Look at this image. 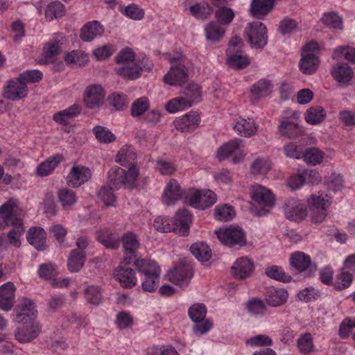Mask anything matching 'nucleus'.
I'll return each instance as SVG.
<instances>
[{
  "label": "nucleus",
  "mask_w": 355,
  "mask_h": 355,
  "mask_svg": "<svg viewBox=\"0 0 355 355\" xmlns=\"http://www.w3.org/2000/svg\"><path fill=\"white\" fill-rule=\"evenodd\" d=\"M15 202L8 200L0 207V218L3 220V227L11 225L12 229L8 233L9 243L16 248L21 245V236L25 231L22 219L19 217L15 209Z\"/></svg>",
  "instance_id": "nucleus-1"
},
{
  "label": "nucleus",
  "mask_w": 355,
  "mask_h": 355,
  "mask_svg": "<svg viewBox=\"0 0 355 355\" xmlns=\"http://www.w3.org/2000/svg\"><path fill=\"white\" fill-rule=\"evenodd\" d=\"M137 270L144 275L141 287L145 291L153 292L159 285L160 268L153 260L141 259L135 265Z\"/></svg>",
  "instance_id": "nucleus-2"
},
{
  "label": "nucleus",
  "mask_w": 355,
  "mask_h": 355,
  "mask_svg": "<svg viewBox=\"0 0 355 355\" xmlns=\"http://www.w3.org/2000/svg\"><path fill=\"white\" fill-rule=\"evenodd\" d=\"M138 175L139 172L137 168H132L130 171L126 172L125 169L114 166L108 172L107 182L110 186L116 189H119L123 184L132 188L135 185Z\"/></svg>",
  "instance_id": "nucleus-3"
},
{
  "label": "nucleus",
  "mask_w": 355,
  "mask_h": 355,
  "mask_svg": "<svg viewBox=\"0 0 355 355\" xmlns=\"http://www.w3.org/2000/svg\"><path fill=\"white\" fill-rule=\"evenodd\" d=\"M244 36L254 49H263L268 43L267 28L261 21L248 23L244 31Z\"/></svg>",
  "instance_id": "nucleus-4"
},
{
  "label": "nucleus",
  "mask_w": 355,
  "mask_h": 355,
  "mask_svg": "<svg viewBox=\"0 0 355 355\" xmlns=\"http://www.w3.org/2000/svg\"><path fill=\"white\" fill-rule=\"evenodd\" d=\"M330 203V198L327 194L311 196L308 200V209L313 223L318 224L324 220L327 216V208Z\"/></svg>",
  "instance_id": "nucleus-5"
},
{
  "label": "nucleus",
  "mask_w": 355,
  "mask_h": 355,
  "mask_svg": "<svg viewBox=\"0 0 355 355\" xmlns=\"http://www.w3.org/2000/svg\"><path fill=\"white\" fill-rule=\"evenodd\" d=\"M250 195L252 199L260 206L256 212L257 216H266L274 206L275 198L271 191L261 185L252 186Z\"/></svg>",
  "instance_id": "nucleus-6"
},
{
  "label": "nucleus",
  "mask_w": 355,
  "mask_h": 355,
  "mask_svg": "<svg viewBox=\"0 0 355 355\" xmlns=\"http://www.w3.org/2000/svg\"><path fill=\"white\" fill-rule=\"evenodd\" d=\"M152 62L146 57L138 60L131 64L121 65L115 69L116 73L127 80H135L141 76V71H150L153 68Z\"/></svg>",
  "instance_id": "nucleus-7"
},
{
  "label": "nucleus",
  "mask_w": 355,
  "mask_h": 355,
  "mask_svg": "<svg viewBox=\"0 0 355 355\" xmlns=\"http://www.w3.org/2000/svg\"><path fill=\"white\" fill-rule=\"evenodd\" d=\"M216 234L221 243L229 247L243 246L246 243L243 230L237 226L230 225L225 228H220L216 231Z\"/></svg>",
  "instance_id": "nucleus-8"
},
{
  "label": "nucleus",
  "mask_w": 355,
  "mask_h": 355,
  "mask_svg": "<svg viewBox=\"0 0 355 355\" xmlns=\"http://www.w3.org/2000/svg\"><path fill=\"white\" fill-rule=\"evenodd\" d=\"M121 241L123 244L124 253L123 263H133L135 266L137 261L141 260L137 258V251L139 247V242L137 236L131 232H127L122 237H120V242Z\"/></svg>",
  "instance_id": "nucleus-9"
},
{
  "label": "nucleus",
  "mask_w": 355,
  "mask_h": 355,
  "mask_svg": "<svg viewBox=\"0 0 355 355\" xmlns=\"http://www.w3.org/2000/svg\"><path fill=\"white\" fill-rule=\"evenodd\" d=\"M172 64L168 72L164 76V81L170 85H181L188 80V71L184 64L178 59H170Z\"/></svg>",
  "instance_id": "nucleus-10"
},
{
  "label": "nucleus",
  "mask_w": 355,
  "mask_h": 355,
  "mask_svg": "<svg viewBox=\"0 0 355 355\" xmlns=\"http://www.w3.org/2000/svg\"><path fill=\"white\" fill-rule=\"evenodd\" d=\"M241 140L236 139L220 146L216 153V157L221 161L227 159L230 155H234L232 162L239 163L243 158L244 154L241 148Z\"/></svg>",
  "instance_id": "nucleus-11"
},
{
  "label": "nucleus",
  "mask_w": 355,
  "mask_h": 355,
  "mask_svg": "<svg viewBox=\"0 0 355 355\" xmlns=\"http://www.w3.org/2000/svg\"><path fill=\"white\" fill-rule=\"evenodd\" d=\"M28 87L18 77L7 81L3 88V96L9 100L17 101L28 95Z\"/></svg>",
  "instance_id": "nucleus-12"
},
{
  "label": "nucleus",
  "mask_w": 355,
  "mask_h": 355,
  "mask_svg": "<svg viewBox=\"0 0 355 355\" xmlns=\"http://www.w3.org/2000/svg\"><path fill=\"white\" fill-rule=\"evenodd\" d=\"M130 264L123 263L122 261L121 264L114 270L115 279L121 286L126 288H132L137 284L136 272L134 269L129 267Z\"/></svg>",
  "instance_id": "nucleus-13"
},
{
  "label": "nucleus",
  "mask_w": 355,
  "mask_h": 355,
  "mask_svg": "<svg viewBox=\"0 0 355 355\" xmlns=\"http://www.w3.org/2000/svg\"><path fill=\"white\" fill-rule=\"evenodd\" d=\"M192 277V268L186 264H180L168 272V279L181 288L187 287Z\"/></svg>",
  "instance_id": "nucleus-14"
},
{
  "label": "nucleus",
  "mask_w": 355,
  "mask_h": 355,
  "mask_svg": "<svg viewBox=\"0 0 355 355\" xmlns=\"http://www.w3.org/2000/svg\"><path fill=\"white\" fill-rule=\"evenodd\" d=\"M41 331V326L37 322L19 327L15 331V337L21 343H29L36 338Z\"/></svg>",
  "instance_id": "nucleus-15"
},
{
  "label": "nucleus",
  "mask_w": 355,
  "mask_h": 355,
  "mask_svg": "<svg viewBox=\"0 0 355 355\" xmlns=\"http://www.w3.org/2000/svg\"><path fill=\"white\" fill-rule=\"evenodd\" d=\"M200 118L199 114L195 112L189 113L177 118L173 123L175 128L181 132H191L200 124Z\"/></svg>",
  "instance_id": "nucleus-16"
},
{
  "label": "nucleus",
  "mask_w": 355,
  "mask_h": 355,
  "mask_svg": "<svg viewBox=\"0 0 355 355\" xmlns=\"http://www.w3.org/2000/svg\"><path fill=\"white\" fill-rule=\"evenodd\" d=\"M91 175V171L88 168L82 166H73L67 176V182L69 186L78 187L87 182Z\"/></svg>",
  "instance_id": "nucleus-17"
},
{
  "label": "nucleus",
  "mask_w": 355,
  "mask_h": 355,
  "mask_svg": "<svg viewBox=\"0 0 355 355\" xmlns=\"http://www.w3.org/2000/svg\"><path fill=\"white\" fill-rule=\"evenodd\" d=\"M105 94L101 85L89 86L85 92L84 102L89 109L99 107L103 102Z\"/></svg>",
  "instance_id": "nucleus-18"
},
{
  "label": "nucleus",
  "mask_w": 355,
  "mask_h": 355,
  "mask_svg": "<svg viewBox=\"0 0 355 355\" xmlns=\"http://www.w3.org/2000/svg\"><path fill=\"white\" fill-rule=\"evenodd\" d=\"M192 221V215L186 209L178 210L172 222L175 226V231L182 236H185L189 230V225Z\"/></svg>",
  "instance_id": "nucleus-19"
},
{
  "label": "nucleus",
  "mask_w": 355,
  "mask_h": 355,
  "mask_svg": "<svg viewBox=\"0 0 355 355\" xmlns=\"http://www.w3.org/2000/svg\"><path fill=\"white\" fill-rule=\"evenodd\" d=\"M184 194L178 182L172 179L166 186L162 195V201L166 205H173Z\"/></svg>",
  "instance_id": "nucleus-20"
},
{
  "label": "nucleus",
  "mask_w": 355,
  "mask_h": 355,
  "mask_svg": "<svg viewBox=\"0 0 355 355\" xmlns=\"http://www.w3.org/2000/svg\"><path fill=\"white\" fill-rule=\"evenodd\" d=\"M232 274L236 279H243L248 277L254 270L253 262L248 257L236 259L231 268Z\"/></svg>",
  "instance_id": "nucleus-21"
},
{
  "label": "nucleus",
  "mask_w": 355,
  "mask_h": 355,
  "mask_svg": "<svg viewBox=\"0 0 355 355\" xmlns=\"http://www.w3.org/2000/svg\"><path fill=\"white\" fill-rule=\"evenodd\" d=\"M15 286L8 282L0 286V309L8 311L12 309L15 303Z\"/></svg>",
  "instance_id": "nucleus-22"
},
{
  "label": "nucleus",
  "mask_w": 355,
  "mask_h": 355,
  "mask_svg": "<svg viewBox=\"0 0 355 355\" xmlns=\"http://www.w3.org/2000/svg\"><path fill=\"white\" fill-rule=\"evenodd\" d=\"M104 33L103 26L98 21H92L86 23L81 28L80 37L84 42H89Z\"/></svg>",
  "instance_id": "nucleus-23"
},
{
  "label": "nucleus",
  "mask_w": 355,
  "mask_h": 355,
  "mask_svg": "<svg viewBox=\"0 0 355 355\" xmlns=\"http://www.w3.org/2000/svg\"><path fill=\"white\" fill-rule=\"evenodd\" d=\"M284 211L288 219L295 221L302 220L306 214L303 205L293 198L286 201Z\"/></svg>",
  "instance_id": "nucleus-24"
},
{
  "label": "nucleus",
  "mask_w": 355,
  "mask_h": 355,
  "mask_svg": "<svg viewBox=\"0 0 355 355\" xmlns=\"http://www.w3.org/2000/svg\"><path fill=\"white\" fill-rule=\"evenodd\" d=\"M288 292L284 288H277L270 286L266 288L265 300L270 306H279L282 305L288 298Z\"/></svg>",
  "instance_id": "nucleus-25"
},
{
  "label": "nucleus",
  "mask_w": 355,
  "mask_h": 355,
  "mask_svg": "<svg viewBox=\"0 0 355 355\" xmlns=\"http://www.w3.org/2000/svg\"><path fill=\"white\" fill-rule=\"evenodd\" d=\"M320 64V60L313 53H302V58L299 63L300 71L304 74L311 75L314 73Z\"/></svg>",
  "instance_id": "nucleus-26"
},
{
  "label": "nucleus",
  "mask_w": 355,
  "mask_h": 355,
  "mask_svg": "<svg viewBox=\"0 0 355 355\" xmlns=\"http://www.w3.org/2000/svg\"><path fill=\"white\" fill-rule=\"evenodd\" d=\"M272 0H252L250 4L251 15L259 19H263L272 10Z\"/></svg>",
  "instance_id": "nucleus-27"
},
{
  "label": "nucleus",
  "mask_w": 355,
  "mask_h": 355,
  "mask_svg": "<svg viewBox=\"0 0 355 355\" xmlns=\"http://www.w3.org/2000/svg\"><path fill=\"white\" fill-rule=\"evenodd\" d=\"M96 239L104 247L116 250L120 245V236L107 230H100L96 232Z\"/></svg>",
  "instance_id": "nucleus-28"
},
{
  "label": "nucleus",
  "mask_w": 355,
  "mask_h": 355,
  "mask_svg": "<svg viewBox=\"0 0 355 355\" xmlns=\"http://www.w3.org/2000/svg\"><path fill=\"white\" fill-rule=\"evenodd\" d=\"M226 28L217 23L211 21L205 26V34L207 41L211 43L219 42L225 35Z\"/></svg>",
  "instance_id": "nucleus-29"
},
{
  "label": "nucleus",
  "mask_w": 355,
  "mask_h": 355,
  "mask_svg": "<svg viewBox=\"0 0 355 355\" xmlns=\"http://www.w3.org/2000/svg\"><path fill=\"white\" fill-rule=\"evenodd\" d=\"M46 238L45 231L40 227H33L27 232V241L38 250H44Z\"/></svg>",
  "instance_id": "nucleus-30"
},
{
  "label": "nucleus",
  "mask_w": 355,
  "mask_h": 355,
  "mask_svg": "<svg viewBox=\"0 0 355 355\" xmlns=\"http://www.w3.org/2000/svg\"><path fill=\"white\" fill-rule=\"evenodd\" d=\"M279 132L289 139H295L304 134V130L297 123L289 119L282 121L279 125Z\"/></svg>",
  "instance_id": "nucleus-31"
},
{
  "label": "nucleus",
  "mask_w": 355,
  "mask_h": 355,
  "mask_svg": "<svg viewBox=\"0 0 355 355\" xmlns=\"http://www.w3.org/2000/svg\"><path fill=\"white\" fill-rule=\"evenodd\" d=\"M62 160L63 156L61 154H55L49 157L37 167V174L42 177L49 175Z\"/></svg>",
  "instance_id": "nucleus-32"
},
{
  "label": "nucleus",
  "mask_w": 355,
  "mask_h": 355,
  "mask_svg": "<svg viewBox=\"0 0 355 355\" xmlns=\"http://www.w3.org/2000/svg\"><path fill=\"white\" fill-rule=\"evenodd\" d=\"M331 75L338 83H349L354 75L352 68L347 63H340L333 67Z\"/></svg>",
  "instance_id": "nucleus-33"
},
{
  "label": "nucleus",
  "mask_w": 355,
  "mask_h": 355,
  "mask_svg": "<svg viewBox=\"0 0 355 355\" xmlns=\"http://www.w3.org/2000/svg\"><path fill=\"white\" fill-rule=\"evenodd\" d=\"M86 253L71 250L67 259V269L70 272L77 273L84 266Z\"/></svg>",
  "instance_id": "nucleus-34"
},
{
  "label": "nucleus",
  "mask_w": 355,
  "mask_h": 355,
  "mask_svg": "<svg viewBox=\"0 0 355 355\" xmlns=\"http://www.w3.org/2000/svg\"><path fill=\"white\" fill-rule=\"evenodd\" d=\"M272 85L270 80L261 79L252 85L250 92L252 97L258 101L269 95L272 92Z\"/></svg>",
  "instance_id": "nucleus-35"
},
{
  "label": "nucleus",
  "mask_w": 355,
  "mask_h": 355,
  "mask_svg": "<svg viewBox=\"0 0 355 355\" xmlns=\"http://www.w3.org/2000/svg\"><path fill=\"white\" fill-rule=\"evenodd\" d=\"M60 53V44L58 41H53L44 48L42 58L40 59L37 62L42 64L53 62Z\"/></svg>",
  "instance_id": "nucleus-36"
},
{
  "label": "nucleus",
  "mask_w": 355,
  "mask_h": 355,
  "mask_svg": "<svg viewBox=\"0 0 355 355\" xmlns=\"http://www.w3.org/2000/svg\"><path fill=\"white\" fill-rule=\"evenodd\" d=\"M235 131L241 137H251L257 132V125L252 119H241L234 126Z\"/></svg>",
  "instance_id": "nucleus-37"
},
{
  "label": "nucleus",
  "mask_w": 355,
  "mask_h": 355,
  "mask_svg": "<svg viewBox=\"0 0 355 355\" xmlns=\"http://www.w3.org/2000/svg\"><path fill=\"white\" fill-rule=\"evenodd\" d=\"M136 153L132 149L124 148L119 151L116 157V162L121 166L128 167V171L132 168H136Z\"/></svg>",
  "instance_id": "nucleus-38"
},
{
  "label": "nucleus",
  "mask_w": 355,
  "mask_h": 355,
  "mask_svg": "<svg viewBox=\"0 0 355 355\" xmlns=\"http://www.w3.org/2000/svg\"><path fill=\"white\" fill-rule=\"evenodd\" d=\"M290 263L299 272L305 271L311 266L310 257L302 252H297L292 254L290 258Z\"/></svg>",
  "instance_id": "nucleus-39"
},
{
  "label": "nucleus",
  "mask_w": 355,
  "mask_h": 355,
  "mask_svg": "<svg viewBox=\"0 0 355 355\" xmlns=\"http://www.w3.org/2000/svg\"><path fill=\"white\" fill-rule=\"evenodd\" d=\"M85 300L95 306H98L103 302L101 288L97 285H89L84 290Z\"/></svg>",
  "instance_id": "nucleus-40"
},
{
  "label": "nucleus",
  "mask_w": 355,
  "mask_h": 355,
  "mask_svg": "<svg viewBox=\"0 0 355 355\" xmlns=\"http://www.w3.org/2000/svg\"><path fill=\"white\" fill-rule=\"evenodd\" d=\"M246 309L252 316H262L267 311L266 305L263 300L258 297L250 299L246 303Z\"/></svg>",
  "instance_id": "nucleus-41"
},
{
  "label": "nucleus",
  "mask_w": 355,
  "mask_h": 355,
  "mask_svg": "<svg viewBox=\"0 0 355 355\" xmlns=\"http://www.w3.org/2000/svg\"><path fill=\"white\" fill-rule=\"evenodd\" d=\"M190 251L201 262L207 261L211 258V249L205 243H193Z\"/></svg>",
  "instance_id": "nucleus-42"
},
{
  "label": "nucleus",
  "mask_w": 355,
  "mask_h": 355,
  "mask_svg": "<svg viewBox=\"0 0 355 355\" xmlns=\"http://www.w3.org/2000/svg\"><path fill=\"white\" fill-rule=\"evenodd\" d=\"M234 16L235 14L233 10L226 6L218 8L215 12L216 22L224 27L228 26L233 21Z\"/></svg>",
  "instance_id": "nucleus-43"
},
{
  "label": "nucleus",
  "mask_w": 355,
  "mask_h": 355,
  "mask_svg": "<svg viewBox=\"0 0 355 355\" xmlns=\"http://www.w3.org/2000/svg\"><path fill=\"white\" fill-rule=\"evenodd\" d=\"M325 116L326 113L322 107H311L306 111V121L309 124L315 125L321 123Z\"/></svg>",
  "instance_id": "nucleus-44"
},
{
  "label": "nucleus",
  "mask_w": 355,
  "mask_h": 355,
  "mask_svg": "<svg viewBox=\"0 0 355 355\" xmlns=\"http://www.w3.org/2000/svg\"><path fill=\"white\" fill-rule=\"evenodd\" d=\"M190 100H187L185 97L180 96L168 101L165 107L170 113H175L178 111L190 107Z\"/></svg>",
  "instance_id": "nucleus-45"
},
{
  "label": "nucleus",
  "mask_w": 355,
  "mask_h": 355,
  "mask_svg": "<svg viewBox=\"0 0 355 355\" xmlns=\"http://www.w3.org/2000/svg\"><path fill=\"white\" fill-rule=\"evenodd\" d=\"M64 14V6L59 1L50 3L45 9V17L49 21L61 17Z\"/></svg>",
  "instance_id": "nucleus-46"
},
{
  "label": "nucleus",
  "mask_w": 355,
  "mask_h": 355,
  "mask_svg": "<svg viewBox=\"0 0 355 355\" xmlns=\"http://www.w3.org/2000/svg\"><path fill=\"white\" fill-rule=\"evenodd\" d=\"M58 196L60 202L65 209L70 208L77 201L75 192L67 189L59 190Z\"/></svg>",
  "instance_id": "nucleus-47"
},
{
  "label": "nucleus",
  "mask_w": 355,
  "mask_h": 355,
  "mask_svg": "<svg viewBox=\"0 0 355 355\" xmlns=\"http://www.w3.org/2000/svg\"><path fill=\"white\" fill-rule=\"evenodd\" d=\"M188 314L193 322L196 323L202 322L207 314L206 306L201 303L194 304L189 307Z\"/></svg>",
  "instance_id": "nucleus-48"
},
{
  "label": "nucleus",
  "mask_w": 355,
  "mask_h": 355,
  "mask_svg": "<svg viewBox=\"0 0 355 355\" xmlns=\"http://www.w3.org/2000/svg\"><path fill=\"white\" fill-rule=\"evenodd\" d=\"M190 12L196 18L206 19L213 12V8L207 2L196 3L190 7Z\"/></svg>",
  "instance_id": "nucleus-49"
},
{
  "label": "nucleus",
  "mask_w": 355,
  "mask_h": 355,
  "mask_svg": "<svg viewBox=\"0 0 355 355\" xmlns=\"http://www.w3.org/2000/svg\"><path fill=\"white\" fill-rule=\"evenodd\" d=\"M93 132L95 135L96 139L103 144H109L114 141L116 137L112 132L106 127L101 125H96L93 128Z\"/></svg>",
  "instance_id": "nucleus-50"
},
{
  "label": "nucleus",
  "mask_w": 355,
  "mask_h": 355,
  "mask_svg": "<svg viewBox=\"0 0 355 355\" xmlns=\"http://www.w3.org/2000/svg\"><path fill=\"white\" fill-rule=\"evenodd\" d=\"M227 54L228 56V63L233 68L243 69L250 64L248 57L242 55L238 51Z\"/></svg>",
  "instance_id": "nucleus-51"
},
{
  "label": "nucleus",
  "mask_w": 355,
  "mask_h": 355,
  "mask_svg": "<svg viewBox=\"0 0 355 355\" xmlns=\"http://www.w3.org/2000/svg\"><path fill=\"white\" fill-rule=\"evenodd\" d=\"M64 60L67 64L83 66L87 62L88 56L80 50H74L66 54Z\"/></svg>",
  "instance_id": "nucleus-52"
},
{
  "label": "nucleus",
  "mask_w": 355,
  "mask_h": 355,
  "mask_svg": "<svg viewBox=\"0 0 355 355\" xmlns=\"http://www.w3.org/2000/svg\"><path fill=\"white\" fill-rule=\"evenodd\" d=\"M182 94L183 97L190 100L191 107L194 103L199 101L201 96V88L196 83H190L184 88Z\"/></svg>",
  "instance_id": "nucleus-53"
},
{
  "label": "nucleus",
  "mask_w": 355,
  "mask_h": 355,
  "mask_svg": "<svg viewBox=\"0 0 355 355\" xmlns=\"http://www.w3.org/2000/svg\"><path fill=\"white\" fill-rule=\"evenodd\" d=\"M149 107V101L146 97L136 99L131 105L130 112L133 117H138L144 114Z\"/></svg>",
  "instance_id": "nucleus-54"
},
{
  "label": "nucleus",
  "mask_w": 355,
  "mask_h": 355,
  "mask_svg": "<svg viewBox=\"0 0 355 355\" xmlns=\"http://www.w3.org/2000/svg\"><path fill=\"white\" fill-rule=\"evenodd\" d=\"M266 274L271 279L283 282H288L291 277L287 275L282 268L277 266H271L266 268Z\"/></svg>",
  "instance_id": "nucleus-55"
},
{
  "label": "nucleus",
  "mask_w": 355,
  "mask_h": 355,
  "mask_svg": "<svg viewBox=\"0 0 355 355\" xmlns=\"http://www.w3.org/2000/svg\"><path fill=\"white\" fill-rule=\"evenodd\" d=\"M153 227L162 233L175 232V226L172 225L171 220L166 216L157 217L154 220Z\"/></svg>",
  "instance_id": "nucleus-56"
},
{
  "label": "nucleus",
  "mask_w": 355,
  "mask_h": 355,
  "mask_svg": "<svg viewBox=\"0 0 355 355\" xmlns=\"http://www.w3.org/2000/svg\"><path fill=\"white\" fill-rule=\"evenodd\" d=\"M235 216V211L232 206L225 205L218 206L215 209V217L221 221L231 220Z\"/></svg>",
  "instance_id": "nucleus-57"
},
{
  "label": "nucleus",
  "mask_w": 355,
  "mask_h": 355,
  "mask_svg": "<svg viewBox=\"0 0 355 355\" xmlns=\"http://www.w3.org/2000/svg\"><path fill=\"white\" fill-rule=\"evenodd\" d=\"M345 270L346 269L343 268L340 270V272L337 276V280L335 284V288L337 290L341 291L348 288L352 282V274Z\"/></svg>",
  "instance_id": "nucleus-58"
},
{
  "label": "nucleus",
  "mask_w": 355,
  "mask_h": 355,
  "mask_svg": "<svg viewBox=\"0 0 355 355\" xmlns=\"http://www.w3.org/2000/svg\"><path fill=\"white\" fill-rule=\"evenodd\" d=\"M302 157L308 164L316 165L322 161L323 153L318 148H310L303 152Z\"/></svg>",
  "instance_id": "nucleus-59"
},
{
  "label": "nucleus",
  "mask_w": 355,
  "mask_h": 355,
  "mask_svg": "<svg viewBox=\"0 0 355 355\" xmlns=\"http://www.w3.org/2000/svg\"><path fill=\"white\" fill-rule=\"evenodd\" d=\"M120 10L123 15L134 20H140L144 16V10L135 3L130 4L124 8H121Z\"/></svg>",
  "instance_id": "nucleus-60"
},
{
  "label": "nucleus",
  "mask_w": 355,
  "mask_h": 355,
  "mask_svg": "<svg viewBox=\"0 0 355 355\" xmlns=\"http://www.w3.org/2000/svg\"><path fill=\"white\" fill-rule=\"evenodd\" d=\"M321 19L325 25L330 28L341 29L343 27L342 19L336 12L324 13Z\"/></svg>",
  "instance_id": "nucleus-61"
},
{
  "label": "nucleus",
  "mask_w": 355,
  "mask_h": 355,
  "mask_svg": "<svg viewBox=\"0 0 355 355\" xmlns=\"http://www.w3.org/2000/svg\"><path fill=\"white\" fill-rule=\"evenodd\" d=\"M116 63L121 65L135 62L137 60L135 58V53L130 48H125L120 51L115 58Z\"/></svg>",
  "instance_id": "nucleus-62"
},
{
  "label": "nucleus",
  "mask_w": 355,
  "mask_h": 355,
  "mask_svg": "<svg viewBox=\"0 0 355 355\" xmlns=\"http://www.w3.org/2000/svg\"><path fill=\"white\" fill-rule=\"evenodd\" d=\"M354 328H355V318H345L339 327V336L343 339L348 338Z\"/></svg>",
  "instance_id": "nucleus-63"
},
{
  "label": "nucleus",
  "mask_w": 355,
  "mask_h": 355,
  "mask_svg": "<svg viewBox=\"0 0 355 355\" xmlns=\"http://www.w3.org/2000/svg\"><path fill=\"white\" fill-rule=\"evenodd\" d=\"M340 56H343L345 59L355 63V49L349 46H341L336 49L333 53L332 58L338 59Z\"/></svg>",
  "instance_id": "nucleus-64"
}]
</instances>
